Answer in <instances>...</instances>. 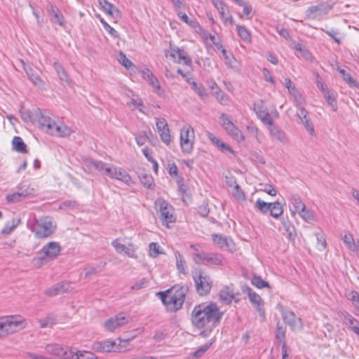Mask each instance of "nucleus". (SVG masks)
Masks as SVG:
<instances>
[{"instance_id":"nucleus-1","label":"nucleus","mask_w":359,"mask_h":359,"mask_svg":"<svg viewBox=\"0 0 359 359\" xmlns=\"http://www.w3.org/2000/svg\"><path fill=\"white\" fill-rule=\"evenodd\" d=\"M223 316L216 303L203 302L196 305L191 313V325L198 329H203L200 335L208 337L213 328L216 327Z\"/></svg>"},{"instance_id":"nucleus-2","label":"nucleus","mask_w":359,"mask_h":359,"mask_svg":"<svg viewBox=\"0 0 359 359\" xmlns=\"http://www.w3.org/2000/svg\"><path fill=\"white\" fill-rule=\"evenodd\" d=\"M36 123L39 124L41 130L52 135L65 137L71 133V130L67 126L57 125L50 117L44 116L39 108H37Z\"/></svg>"},{"instance_id":"nucleus-3","label":"nucleus","mask_w":359,"mask_h":359,"mask_svg":"<svg viewBox=\"0 0 359 359\" xmlns=\"http://www.w3.org/2000/svg\"><path fill=\"white\" fill-rule=\"evenodd\" d=\"M29 225L30 230L38 238H44L53 233L55 226L53 225L50 217H44L36 219Z\"/></svg>"},{"instance_id":"nucleus-4","label":"nucleus","mask_w":359,"mask_h":359,"mask_svg":"<svg viewBox=\"0 0 359 359\" xmlns=\"http://www.w3.org/2000/svg\"><path fill=\"white\" fill-rule=\"evenodd\" d=\"M60 251L61 247L58 243L54 241L49 242L41 249L43 255L34 257L33 259V263L39 267L48 262L56 259L60 255Z\"/></svg>"},{"instance_id":"nucleus-5","label":"nucleus","mask_w":359,"mask_h":359,"mask_svg":"<svg viewBox=\"0 0 359 359\" xmlns=\"http://www.w3.org/2000/svg\"><path fill=\"white\" fill-rule=\"evenodd\" d=\"M192 276L198 294L201 297L209 294L212 286L211 278L202 270L195 271Z\"/></svg>"},{"instance_id":"nucleus-6","label":"nucleus","mask_w":359,"mask_h":359,"mask_svg":"<svg viewBox=\"0 0 359 359\" xmlns=\"http://www.w3.org/2000/svg\"><path fill=\"white\" fill-rule=\"evenodd\" d=\"M255 208L262 214L270 212V215L275 219L279 218L283 213V205L278 201L273 203L265 202L258 198L255 205Z\"/></svg>"},{"instance_id":"nucleus-7","label":"nucleus","mask_w":359,"mask_h":359,"mask_svg":"<svg viewBox=\"0 0 359 359\" xmlns=\"http://www.w3.org/2000/svg\"><path fill=\"white\" fill-rule=\"evenodd\" d=\"M155 205L159 208V219L162 224L170 227L169 224L174 223L176 219L172 206L163 198H158L155 201Z\"/></svg>"},{"instance_id":"nucleus-8","label":"nucleus","mask_w":359,"mask_h":359,"mask_svg":"<svg viewBox=\"0 0 359 359\" xmlns=\"http://www.w3.org/2000/svg\"><path fill=\"white\" fill-rule=\"evenodd\" d=\"M223 128L238 142L245 140L242 131L236 127L229 118V116L222 113L220 116Z\"/></svg>"},{"instance_id":"nucleus-9","label":"nucleus","mask_w":359,"mask_h":359,"mask_svg":"<svg viewBox=\"0 0 359 359\" xmlns=\"http://www.w3.org/2000/svg\"><path fill=\"white\" fill-rule=\"evenodd\" d=\"M6 318L8 335L19 332L26 327V320L21 316H7Z\"/></svg>"},{"instance_id":"nucleus-10","label":"nucleus","mask_w":359,"mask_h":359,"mask_svg":"<svg viewBox=\"0 0 359 359\" xmlns=\"http://www.w3.org/2000/svg\"><path fill=\"white\" fill-rule=\"evenodd\" d=\"M212 241L222 250H228L231 252L236 250V246L233 240L221 233L212 235Z\"/></svg>"},{"instance_id":"nucleus-11","label":"nucleus","mask_w":359,"mask_h":359,"mask_svg":"<svg viewBox=\"0 0 359 359\" xmlns=\"http://www.w3.org/2000/svg\"><path fill=\"white\" fill-rule=\"evenodd\" d=\"M332 6L328 3H320L308 8L306 11V17L309 19H316L328 13Z\"/></svg>"},{"instance_id":"nucleus-12","label":"nucleus","mask_w":359,"mask_h":359,"mask_svg":"<svg viewBox=\"0 0 359 359\" xmlns=\"http://www.w3.org/2000/svg\"><path fill=\"white\" fill-rule=\"evenodd\" d=\"M190 132L194 135V129L191 126L184 127L181 130L180 145L183 152L190 154L193 149L194 142L190 139Z\"/></svg>"},{"instance_id":"nucleus-13","label":"nucleus","mask_w":359,"mask_h":359,"mask_svg":"<svg viewBox=\"0 0 359 359\" xmlns=\"http://www.w3.org/2000/svg\"><path fill=\"white\" fill-rule=\"evenodd\" d=\"M281 314L283 319L292 330H301L303 328V323L300 318H298L292 311L282 309Z\"/></svg>"},{"instance_id":"nucleus-14","label":"nucleus","mask_w":359,"mask_h":359,"mask_svg":"<svg viewBox=\"0 0 359 359\" xmlns=\"http://www.w3.org/2000/svg\"><path fill=\"white\" fill-rule=\"evenodd\" d=\"M128 322L127 317L123 313H120L107 319L104 323V327L107 331L113 332L115 329L128 323Z\"/></svg>"},{"instance_id":"nucleus-15","label":"nucleus","mask_w":359,"mask_h":359,"mask_svg":"<svg viewBox=\"0 0 359 359\" xmlns=\"http://www.w3.org/2000/svg\"><path fill=\"white\" fill-rule=\"evenodd\" d=\"M253 109L258 118L264 124H271V121L272 119L267 108L264 104L263 100H260L257 102L255 103Z\"/></svg>"},{"instance_id":"nucleus-16","label":"nucleus","mask_w":359,"mask_h":359,"mask_svg":"<svg viewBox=\"0 0 359 359\" xmlns=\"http://www.w3.org/2000/svg\"><path fill=\"white\" fill-rule=\"evenodd\" d=\"M249 300L255 309L259 312L261 317V320L264 321L266 320V314L264 309V302L262 297L257 294L255 292L250 294Z\"/></svg>"},{"instance_id":"nucleus-17","label":"nucleus","mask_w":359,"mask_h":359,"mask_svg":"<svg viewBox=\"0 0 359 359\" xmlns=\"http://www.w3.org/2000/svg\"><path fill=\"white\" fill-rule=\"evenodd\" d=\"M156 124L161 140L167 145L169 144L170 134L166 120L164 118H157Z\"/></svg>"},{"instance_id":"nucleus-18","label":"nucleus","mask_w":359,"mask_h":359,"mask_svg":"<svg viewBox=\"0 0 359 359\" xmlns=\"http://www.w3.org/2000/svg\"><path fill=\"white\" fill-rule=\"evenodd\" d=\"M83 165L88 170V172L93 170H97L102 175L107 164L101 161H95L90 158L85 157L83 158Z\"/></svg>"},{"instance_id":"nucleus-19","label":"nucleus","mask_w":359,"mask_h":359,"mask_svg":"<svg viewBox=\"0 0 359 359\" xmlns=\"http://www.w3.org/2000/svg\"><path fill=\"white\" fill-rule=\"evenodd\" d=\"M283 229L289 241H294L297 237V232L294 224L290 221L289 218H283L281 222Z\"/></svg>"},{"instance_id":"nucleus-20","label":"nucleus","mask_w":359,"mask_h":359,"mask_svg":"<svg viewBox=\"0 0 359 359\" xmlns=\"http://www.w3.org/2000/svg\"><path fill=\"white\" fill-rule=\"evenodd\" d=\"M69 283L66 282H61L60 283H56L51 287L47 289L45 294L50 297L56 296L69 291Z\"/></svg>"},{"instance_id":"nucleus-21","label":"nucleus","mask_w":359,"mask_h":359,"mask_svg":"<svg viewBox=\"0 0 359 359\" xmlns=\"http://www.w3.org/2000/svg\"><path fill=\"white\" fill-rule=\"evenodd\" d=\"M20 62L22 65V68L25 71L27 75L28 76L29 80L35 86H38L42 83V80L37 71L34 70L31 67L27 65L22 60H20Z\"/></svg>"},{"instance_id":"nucleus-22","label":"nucleus","mask_w":359,"mask_h":359,"mask_svg":"<svg viewBox=\"0 0 359 359\" xmlns=\"http://www.w3.org/2000/svg\"><path fill=\"white\" fill-rule=\"evenodd\" d=\"M171 54L170 57L175 58V55H177L178 60L177 62L180 63L182 61L184 62V64L190 66L192 63L191 59L189 57L188 53L182 48H180L178 47L172 48L171 47Z\"/></svg>"},{"instance_id":"nucleus-23","label":"nucleus","mask_w":359,"mask_h":359,"mask_svg":"<svg viewBox=\"0 0 359 359\" xmlns=\"http://www.w3.org/2000/svg\"><path fill=\"white\" fill-rule=\"evenodd\" d=\"M20 114L22 119L25 123H36V118H37V108L33 109V111H31L28 109L22 107V108L20 110Z\"/></svg>"},{"instance_id":"nucleus-24","label":"nucleus","mask_w":359,"mask_h":359,"mask_svg":"<svg viewBox=\"0 0 359 359\" xmlns=\"http://www.w3.org/2000/svg\"><path fill=\"white\" fill-rule=\"evenodd\" d=\"M111 245H113V247L115 248L116 251L118 253H125L130 257H135L134 250L121 243L118 239L113 241Z\"/></svg>"},{"instance_id":"nucleus-25","label":"nucleus","mask_w":359,"mask_h":359,"mask_svg":"<svg viewBox=\"0 0 359 359\" xmlns=\"http://www.w3.org/2000/svg\"><path fill=\"white\" fill-rule=\"evenodd\" d=\"M53 67H54L60 80L62 82H65L67 84L69 85L71 83L72 81L69 79L67 72L65 70V69L62 66V65L57 62H55L53 64Z\"/></svg>"},{"instance_id":"nucleus-26","label":"nucleus","mask_w":359,"mask_h":359,"mask_svg":"<svg viewBox=\"0 0 359 359\" xmlns=\"http://www.w3.org/2000/svg\"><path fill=\"white\" fill-rule=\"evenodd\" d=\"M188 290H189L188 286L183 285V286L180 287V288L177 289L175 291V292L173 293L175 294V296L176 297V298L177 299L176 306L178 308H182L183 303L184 302L186 295L188 292Z\"/></svg>"},{"instance_id":"nucleus-27","label":"nucleus","mask_w":359,"mask_h":359,"mask_svg":"<svg viewBox=\"0 0 359 359\" xmlns=\"http://www.w3.org/2000/svg\"><path fill=\"white\" fill-rule=\"evenodd\" d=\"M102 8L110 15L117 17L119 15L118 9L107 0H98Z\"/></svg>"},{"instance_id":"nucleus-28","label":"nucleus","mask_w":359,"mask_h":359,"mask_svg":"<svg viewBox=\"0 0 359 359\" xmlns=\"http://www.w3.org/2000/svg\"><path fill=\"white\" fill-rule=\"evenodd\" d=\"M142 77L144 79L147 80L153 88L160 89L158 79L149 69H145L142 71Z\"/></svg>"},{"instance_id":"nucleus-29","label":"nucleus","mask_w":359,"mask_h":359,"mask_svg":"<svg viewBox=\"0 0 359 359\" xmlns=\"http://www.w3.org/2000/svg\"><path fill=\"white\" fill-rule=\"evenodd\" d=\"M267 125L270 134L273 137L281 142H284L285 140V133L281 131L278 127L275 126L272 120L271 121V124Z\"/></svg>"},{"instance_id":"nucleus-30","label":"nucleus","mask_w":359,"mask_h":359,"mask_svg":"<svg viewBox=\"0 0 359 359\" xmlns=\"http://www.w3.org/2000/svg\"><path fill=\"white\" fill-rule=\"evenodd\" d=\"M289 201L294 208V210L292 212V215H294L296 212H298L306 206L305 204L302 202L301 198L297 194H292L290 196Z\"/></svg>"},{"instance_id":"nucleus-31","label":"nucleus","mask_w":359,"mask_h":359,"mask_svg":"<svg viewBox=\"0 0 359 359\" xmlns=\"http://www.w3.org/2000/svg\"><path fill=\"white\" fill-rule=\"evenodd\" d=\"M13 149L18 152L27 154V145L23 142L22 139L19 136H15L12 141Z\"/></svg>"},{"instance_id":"nucleus-32","label":"nucleus","mask_w":359,"mask_h":359,"mask_svg":"<svg viewBox=\"0 0 359 359\" xmlns=\"http://www.w3.org/2000/svg\"><path fill=\"white\" fill-rule=\"evenodd\" d=\"M191 88L200 97L201 99L206 100L208 97V94L202 83H198L196 81L191 82Z\"/></svg>"},{"instance_id":"nucleus-33","label":"nucleus","mask_w":359,"mask_h":359,"mask_svg":"<svg viewBox=\"0 0 359 359\" xmlns=\"http://www.w3.org/2000/svg\"><path fill=\"white\" fill-rule=\"evenodd\" d=\"M222 256L217 253H208L205 265H222Z\"/></svg>"},{"instance_id":"nucleus-34","label":"nucleus","mask_w":359,"mask_h":359,"mask_svg":"<svg viewBox=\"0 0 359 359\" xmlns=\"http://www.w3.org/2000/svg\"><path fill=\"white\" fill-rule=\"evenodd\" d=\"M65 347L59 345V344H48L46 346V351L48 353L55 356L59 359L60 356L62 355V352L63 351Z\"/></svg>"},{"instance_id":"nucleus-35","label":"nucleus","mask_w":359,"mask_h":359,"mask_svg":"<svg viewBox=\"0 0 359 359\" xmlns=\"http://www.w3.org/2000/svg\"><path fill=\"white\" fill-rule=\"evenodd\" d=\"M285 333H286V327L278 322L276 325V339L279 341L280 343L283 344H286L285 342Z\"/></svg>"},{"instance_id":"nucleus-36","label":"nucleus","mask_w":359,"mask_h":359,"mask_svg":"<svg viewBox=\"0 0 359 359\" xmlns=\"http://www.w3.org/2000/svg\"><path fill=\"white\" fill-rule=\"evenodd\" d=\"M115 177L114 179L121 180L127 184H130L132 182L130 175L121 168L116 167V175H115Z\"/></svg>"},{"instance_id":"nucleus-37","label":"nucleus","mask_w":359,"mask_h":359,"mask_svg":"<svg viewBox=\"0 0 359 359\" xmlns=\"http://www.w3.org/2000/svg\"><path fill=\"white\" fill-rule=\"evenodd\" d=\"M219 297L227 304H230L235 298L233 292L229 290V287H226L219 292Z\"/></svg>"},{"instance_id":"nucleus-38","label":"nucleus","mask_w":359,"mask_h":359,"mask_svg":"<svg viewBox=\"0 0 359 359\" xmlns=\"http://www.w3.org/2000/svg\"><path fill=\"white\" fill-rule=\"evenodd\" d=\"M251 283L259 289L264 287L270 288L269 283L264 280L259 276L254 275L251 280Z\"/></svg>"},{"instance_id":"nucleus-39","label":"nucleus","mask_w":359,"mask_h":359,"mask_svg":"<svg viewBox=\"0 0 359 359\" xmlns=\"http://www.w3.org/2000/svg\"><path fill=\"white\" fill-rule=\"evenodd\" d=\"M236 29L238 31V36L245 42H250L251 35L245 27L237 25Z\"/></svg>"},{"instance_id":"nucleus-40","label":"nucleus","mask_w":359,"mask_h":359,"mask_svg":"<svg viewBox=\"0 0 359 359\" xmlns=\"http://www.w3.org/2000/svg\"><path fill=\"white\" fill-rule=\"evenodd\" d=\"M116 343L114 341L107 340L97 344V348L104 352H110L113 350Z\"/></svg>"},{"instance_id":"nucleus-41","label":"nucleus","mask_w":359,"mask_h":359,"mask_svg":"<svg viewBox=\"0 0 359 359\" xmlns=\"http://www.w3.org/2000/svg\"><path fill=\"white\" fill-rule=\"evenodd\" d=\"M141 183L147 189H152L154 186V179L151 175L142 174L139 176Z\"/></svg>"},{"instance_id":"nucleus-42","label":"nucleus","mask_w":359,"mask_h":359,"mask_svg":"<svg viewBox=\"0 0 359 359\" xmlns=\"http://www.w3.org/2000/svg\"><path fill=\"white\" fill-rule=\"evenodd\" d=\"M171 290H168L164 292H159L157 294L159 296L163 304L167 306V310L168 311V307L170 306V297H171Z\"/></svg>"},{"instance_id":"nucleus-43","label":"nucleus","mask_w":359,"mask_h":359,"mask_svg":"<svg viewBox=\"0 0 359 359\" xmlns=\"http://www.w3.org/2000/svg\"><path fill=\"white\" fill-rule=\"evenodd\" d=\"M175 255L176 257L177 268L179 272L183 274H187V271L184 266L185 262L182 259V255L180 253V252L177 251L175 252Z\"/></svg>"},{"instance_id":"nucleus-44","label":"nucleus","mask_w":359,"mask_h":359,"mask_svg":"<svg viewBox=\"0 0 359 359\" xmlns=\"http://www.w3.org/2000/svg\"><path fill=\"white\" fill-rule=\"evenodd\" d=\"M298 213L306 222H311L315 220L313 214L309 209H307L306 206L304 208H302L300 211H299Z\"/></svg>"},{"instance_id":"nucleus-45","label":"nucleus","mask_w":359,"mask_h":359,"mask_svg":"<svg viewBox=\"0 0 359 359\" xmlns=\"http://www.w3.org/2000/svg\"><path fill=\"white\" fill-rule=\"evenodd\" d=\"M208 252L201 251L193 254V260L196 264H205Z\"/></svg>"},{"instance_id":"nucleus-46","label":"nucleus","mask_w":359,"mask_h":359,"mask_svg":"<svg viewBox=\"0 0 359 359\" xmlns=\"http://www.w3.org/2000/svg\"><path fill=\"white\" fill-rule=\"evenodd\" d=\"M341 77L344 81H346L347 83H348L351 86H356L358 83L357 81L351 76L350 74L346 72L344 69H339V70Z\"/></svg>"},{"instance_id":"nucleus-47","label":"nucleus","mask_w":359,"mask_h":359,"mask_svg":"<svg viewBox=\"0 0 359 359\" xmlns=\"http://www.w3.org/2000/svg\"><path fill=\"white\" fill-rule=\"evenodd\" d=\"M159 249L160 246L158 245L157 243H151L149 245V255L153 258L157 257L160 254L163 253L161 251H160Z\"/></svg>"},{"instance_id":"nucleus-48","label":"nucleus","mask_w":359,"mask_h":359,"mask_svg":"<svg viewBox=\"0 0 359 359\" xmlns=\"http://www.w3.org/2000/svg\"><path fill=\"white\" fill-rule=\"evenodd\" d=\"M20 223V219H18L17 220L13 219L12 224H7L5 227L2 229L1 233L3 234H9L11 233Z\"/></svg>"},{"instance_id":"nucleus-49","label":"nucleus","mask_w":359,"mask_h":359,"mask_svg":"<svg viewBox=\"0 0 359 359\" xmlns=\"http://www.w3.org/2000/svg\"><path fill=\"white\" fill-rule=\"evenodd\" d=\"M212 344V341H210L209 343L205 344V345L199 348L198 350L193 352L191 353V356L194 357L195 358H199L209 349Z\"/></svg>"},{"instance_id":"nucleus-50","label":"nucleus","mask_w":359,"mask_h":359,"mask_svg":"<svg viewBox=\"0 0 359 359\" xmlns=\"http://www.w3.org/2000/svg\"><path fill=\"white\" fill-rule=\"evenodd\" d=\"M321 30L326 33L329 36H330L339 45L341 44V39L338 37V35L339 34L338 30L334 29H331L330 30L321 29Z\"/></svg>"},{"instance_id":"nucleus-51","label":"nucleus","mask_w":359,"mask_h":359,"mask_svg":"<svg viewBox=\"0 0 359 359\" xmlns=\"http://www.w3.org/2000/svg\"><path fill=\"white\" fill-rule=\"evenodd\" d=\"M32 189L29 188V187L23 185L17 187L16 192L20 194V196L22 198V199H25L29 196L32 195Z\"/></svg>"},{"instance_id":"nucleus-52","label":"nucleus","mask_w":359,"mask_h":359,"mask_svg":"<svg viewBox=\"0 0 359 359\" xmlns=\"http://www.w3.org/2000/svg\"><path fill=\"white\" fill-rule=\"evenodd\" d=\"M118 61L127 69H130L132 66H133V63L126 57V55L123 52H120L118 54Z\"/></svg>"},{"instance_id":"nucleus-53","label":"nucleus","mask_w":359,"mask_h":359,"mask_svg":"<svg viewBox=\"0 0 359 359\" xmlns=\"http://www.w3.org/2000/svg\"><path fill=\"white\" fill-rule=\"evenodd\" d=\"M6 200L9 203H15L22 201L23 199L20 196V194L15 191L12 194H7L6 196Z\"/></svg>"},{"instance_id":"nucleus-54","label":"nucleus","mask_w":359,"mask_h":359,"mask_svg":"<svg viewBox=\"0 0 359 359\" xmlns=\"http://www.w3.org/2000/svg\"><path fill=\"white\" fill-rule=\"evenodd\" d=\"M147 285L148 280L146 278H142L140 280H137L135 283H134L130 287V289L133 290H138L147 287Z\"/></svg>"},{"instance_id":"nucleus-55","label":"nucleus","mask_w":359,"mask_h":359,"mask_svg":"<svg viewBox=\"0 0 359 359\" xmlns=\"http://www.w3.org/2000/svg\"><path fill=\"white\" fill-rule=\"evenodd\" d=\"M233 196L237 200L244 201L245 199V194L238 184H236L234 187Z\"/></svg>"},{"instance_id":"nucleus-56","label":"nucleus","mask_w":359,"mask_h":359,"mask_svg":"<svg viewBox=\"0 0 359 359\" xmlns=\"http://www.w3.org/2000/svg\"><path fill=\"white\" fill-rule=\"evenodd\" d=\"M344 320L345 323L348 325L351 329H352L353 327L359 325V322L348 313H346L344 316Z\"/></svg>"},{"instance_id":"nucleus-57","label":"nucleus","mask_w":359,"mask_h":359,"mask_svg":"<svg viewBox=\"0 0 359 359\" xmlns=\"http://www.w3.org/2000/svg\"><path fill=\"white\" fill-rule=\"evenodd\" d=\"M217 99L222 104L226 103L228 100L227 95L219 88H216V90L213 92Z\"/></svg>"},{"instance_id":"nucleus-58","label":"nucleus","mask_w":359,"mask_h":359,"mask_svg":"<svg viewBox=\"0 0 359 359\" xmlns=\"http://www.w3.org/2000/svg\"><path fill=\"white\" fill-rule=\"evenodd\" d=\"M318 248L319 250H324L326 248V241L320 233H316Z\"/></svg>"},{"instance_id":"nucleus-59","label":"nucleus","mask_w":359,"mask_h":359,"mask_svg":"<svg viewBox=\"0 0 359 359\" xmlns=\"http://www.w3.org/2000/svg\"><path fill=\"white\" fill-rule=\"evenodd\" d=\"M295 49L297 51L299 52L306 59L309 60L311 57V54L303 47L302 43H297L295 45Z\"/></svg>"},{"instance_id":"nucleus-60","label":"nucleus","mask_w":359,"mask_h":359,"mask_svg":"<svg viewBox=\"0 0 359 359\" xmlns=\"http://www.w3.org/2000/svg\"><path fill=\"white\" fill-rule=\"evenodd\" d=\"M6 316L0 317V338L7 334V323Z\"/></svg>"},{"instance_id":"nucleus-61","label":"nucleus","mask_w":359,"mask_h":359,"mask_svg":"<svg viewBox=\"0 0 359 359\" xmlns=\"http://www.w3.org/2000/svg\"><path fill=\"white\" fill-rule=\"evenodd\" d=\"M115 175H116V167L109 168L107 165L104 168L102 175L108 176L111 179H114Z\"/></svg>"},{"instance_id":"nucleus-62","label":"nucleus","mask_w":359,"mask_h":359,"mask_svg":"<svg viewBox=\"0 0 359 359\" xmlns=\"http://www.w3.org/2000/svg\"><path fill=\"white\" fill-rule=\"evenodd\" d=\"M115 175H116V167L109 168L107 165L104 168L102 175L108 176L111 179H114Z\"/></svg>"},{"instance_id":"nucleus-63","label":"nucleus","mask_w":359,"mask_h":359,"mask_svg":"<svg viewBox=\"0 0 359 359\" xmlns=\"http://www.w3.org/2000/svg\"><path fill=\"white\" fill-rule=\"evenodd\" d=\"M50 20L53 23L58 24L60 26L64 25L65 20L60 11L53 16Z\"/></svg>"},{"instance_id":"nucleus-64","label":"nucleus","mask_w":359,"mask_h":359,"mask_svg":"<svg viewBox=\"0 0 359 359\" xmlns=\"http://www.w3.org/2000/svg\"><path fill=\"white\" fill-rule=\"evenodd\" d=\"M79 359H95V354L90 351H77Z\"/></svg>"}]
</instances>
